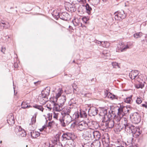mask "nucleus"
Here are the masks:
<instances>
[{
	"instance_id": "obj_55",
	"label": "nucleus",
	"mask_w": 147,
	"mask_h": 147,
	"mask_svg": "<svg viewBox=\"0 0 147 147\" xmlns=\"http://www.w3.org/2000/svg\"><path fill=\"white\" fill-rule=\"evenodd\" d=\"M47 127V126H45V125L43 126H42V128L41 129V130H40V131H42V130H43L44 129H45Z\"/></svg>"
},
{
	"instance_id": "obj_60",
	"label": "nucleus",
	"mask_w": 147,
	"mask_h": 147,
	"mask_svg": "<svg viewBox=\"0 0 147 147\" xmlns=\"http://www.w3.org/2000/svg\"><path fill=\"white\" fill-rule=\"evenodd\" d=\"M80 1L82 2H84V1H86V0H80Z\"/></svg>"
},
{
	"instance_id": "obj_48",
	"label": "nucleus",
	"mask_w": 147,
	"mask_h": 147,
	"mask_svg": "<svg viewBox=\"0 0 147 147\" xmlns=\"http://www.w3.org/2000/svg\"><path fill=\"white\" fill-rule=\"evenodd\" d=\"M54 146L55 147H63L61 143H59V144H56Z\"/></svg>"
},
{
	"instance_id": "obj_62",
	"label": "nucleus",
	"mask_w": 147,
	"mask_h": 147,
	"mask_svg": "<svg viewBox=\"0 0 147 147\" xmlns=\"http://www.w3.org/2000/svg\"><path fill=\"white\" fill-rule=\"evenodd\" d=\"M103 2H105L107 0H102Z\"/></svg>"
},
{
	"instance_id": "obj_23",
	"label": "nucleus",
	"mask_w": 147,
	"mask_h": 147,
	"mask_svg": "<svg viewBox=\"0 0 147 147\" xmlns=\"http://www.w3.org/2000/svg\"><path fill=\"white\" fill-rule=\"evenodd\" d=\"M66 98L65 96L63 95L61 96V99L59 100V102L58 103H59L63 107L64 102L66 101Z\"/></svg>"
},
{
	"instance_id": "obj_39",
	"label": "nucleus",
	"mask_w": 147,
	"mask_h": 147,
	"mask_svg": "<svg viewBox=\"0 0 147 147\" xmlns=\"http://www.w3.org/2000/svg\"><path fill=\"white\" fill-rule=\"evenodd\" d=\"M91 145H92V143L90 142L84 144V145H82V146L83 147H91Z\"/></svg>"
},
{
	"instance_id": "obj_61",
	"label": "nucleus",
	"mask_w": 147,
	"mask_h": 147,
	"mask_svg": "<svg viewBox=\"0 0 147 147\" xmlns=\"http://www.w3.org/2000/svg\"><path fill=\"white\" fill-rule=\"evenodd\" d=\"M145 37V38L146 39V41L147 42V36H146Z\"/></svg>"
},
{
	"instance_id": "obj_35",
	"label": "nucleus",
	"mask_w": 147,
	"mask_h": 147,
	"mask_svg": "<svg viewBox=\"0 0 147 147\" xmlns=\"http://www.w3.org/2000/svg\"><path fill=\"white\" fill-rule=\"evenodd\" d=\"M142 36V33L141 32H137L134 35V36L135 38H138L141 37Z\"/></svg>"
},
{
	"instance_id": "obj_26",
	"label": "nucleus",
	"mask_w": 147,
	"mask_h": 147,
	"mask_svg": "<svg viewBox=\"0 0 147 147\" xmlns=\"http://www.w3.org/2000/svg\"><path fill=\"white\" fill-rule=\"evenodd\" d=\"M57 124L54 121H52L51 122H49L48 125H47V127H49V129L52 128H55V126H57Z\"/></svg>"
},
{
	"instance_id": "obj_1",
	"label": "nucleus",
	"mask_w": 147,
	"mask_h": 147,
	"mask_svg": "<svg viewBox=\"0 0 147 147\" xmlns=\"http://www.w3.org/2000/svg\"><path fill=\"white\" fill-rule=\"evenodd\" d=\"M62 118L59 119L60 124L63 127H65L71 121V118L70 115H64Z\"/></svg>"
},
{
	"instance_id": "obj_18",
	"label": "nucleus",
	"mask_w": 147,
	"mask_h": 147,
	"mask_svg": "<svg viewBox=\"0 0 147 147\" xmlns=\"http://www.w3.org/2000/svg\"><path fill=\"white\" fill-rule=\"evenodd\" d=\"M89 112L90 113L92 116H94L97 114L98 110L96 108L92 107H91L89 109Z\"/></svg>"
},
{
	"instance_id": "obj_8",
	"label": "nucleus",
	"mask_w": 147,
	"mask_h": 147,
	"mask_svg": "<svg viewBox=\"0 0 147 147\" xmlns=\"http://www.w3.org/2000/svg\"><path fill=\"white\" fill-rule=\"evenodd\" d=\"M115 123L113 119H109V120L106 121L105 125L107 128H112L115 127Z\"/></svg>"
},
{
	"instance_id": "obj_50",
	"label": "nucleus",
	"mask_w": 147,
	"mask_h": 147,
	"mask_svg": "<svg viewBox=\"0 0 147 147\" xmlns=\"http://www.w3.org/2000/svg\"><path fill=\"white\" fill-rule=\"evenodd\" d=\"M6 37V39L5 41H9L10 40H11V39L9 37V36H7L5 37Z\"/></svg>"
},
{
	"instance_id": "obj_22",
	"label": "nucleus",
	"mask_w": 147,
	"mask_h": 147,
	"mask_svg": "<svg viewBox=\"0 0 147 147\" xmlns=\"http://www.w3.org/2000/svg\"><path fill=\"white\" fill-rule=\"evenodd\" d=\"M91 143V147H100V142L99 140L95 141Z\"/></svg>"
},
{
	"instance_id": "obj_4",
	"label": "nucleus",
	"mask_w": 147,
	"mask_h": 147,
	"mask_svg": "<svg viewBox=\"0 0 147 147\" xmlns=\"http://www.w3.org/2000/svg\"><path fill=\"white\" fill-rule=\"evenodd\" d=\"M130 117L132 122L135 124H138L141 120V118L140 115L137 112H135L131 115Z\"/></svg>"
},
{
	"instance_id": "obj_9",
	"label": "nucleus",
	"mask_w": 147,
	"mask_h": 147,
	"mask_svg": "<svg viewBox=\"0 0 147 147\" xmlns=\"http://www.w3.org/2000/svg\"><path fill=\"white\" fill-rule=\"evenodd\" d=\"M129 48V47L127 45L126 46L125 45L123 42H120L117 46L118 50L120 51L121 52L125 51Z\"/></svg>"
},
{
	"instance_id": "obj_49",
	"label": "nucleus",
	"mask_w": 147,
	"mask_h": 147,
	"mask_svg": "<svg viewBox=\"0 0 147 147\" xmlns=\"http://www.w3.org/2000/svg\"><path fill=\"white\" fill-rule=\"evenodd\" d=\"M139 85H140V87H138V86H137L136 87L138 88H142L144 86V84H139Z\"/></svg>"
},
{
	"instance_id": "obj_41",
	"label": "nucleus",
	"mask_w": 147,
	"mask_h": 147,
	"mask_svg": "<svg viewBox=\"0 0 147 147\" xmlns=\"http://www.w3.org/2000/svg\"><path fill=\"white\" fill-rule=\"evenodd\" d=\"M134 130L135 132L134 133H132L133 134V136L134 137H135V135H136L138 131L139 130V129L138 128H137L136 127Z\"/></svg>"
},
{
	"instance_id": "obj_17",
	"label": "nucleus",
	"mask_w": 147,
	"mask_h": 147,
	"mask_svg": "<svg viewBox=\"0 0 147 147\" xmlns=\"http://www.w3.org/2000/svg\"><path fill=\"white\" fill-rule=\"evenodd\" d=\"M7 121L9 124H12L14 123V119L12 113H11L8 115Z\"/></svg>"
},
{
	"instance_id": "obj_52",
	"label": "nucleus",
	"mask_w": 147,
	"mask_h": 147,
	"mask_svg": "<svg viewBox=\"0 0 147 147\" xmlns=\"http://www.w3.org/2000/svg\"><path fill=\"white\" fill-rule=\"evenodd\" d=\"M142 106L143 107H144L145 108H147V102H146L145 104H142Z\"/></svg>"
},
{
	"instance_id": "obj_64",
	"label": "nucleus",
	"mask_w": 147,
	"mask_h": 147,
	"mask_svg": "<svg viewBox=\"0 0 147 147\" xmlns=\"http://www.w3.org/2000/svg\"><path fill=\"white\" fill-rule=\"evenodd\" d=\"M100 41H98V44H100Z\"/></svg>"
},
{
	"instance_id": "obj_21",
	"label": "nucleus",
	"mask_w": 147,
	"mask_h": 147,
	"mask_svg": "<svg viewBox=\"0 0 147 147\" xmlns=\"http://www.w3.org/2000/svg\"><path fill=\"white\" fill-rule=\"evenodd\" d=\"M70 112L71 110L69 108H64L63 110L62 111L61 113L63 117L64 115H69Z\"/></svg>"
},
{
	"instance_id": "obj_40",
	"label": "nucleus",
	"mask_w": 147,
	"mask_h": 147,
	"mask_svg": "<svg viewBox=\"0 0 147 147\" xmlns=\"http://www.w3.org/2000/svg\"><path fill=\"white\" fill-rule=\"evenodd\" d=\"M34 115H35L34 117L33 116V117L31 119L32 124H34L36 122V115L35 114Z\"/></svg>"
},
{
	"instance_id": "obj_29",
	"label": "nucleus",
	"mask_w": 147,
	"mask_h": 147,
	"mask_svg": "<svg viewBox=\"0 0 147 147\" xmlns=\"http://www.w3.org/2000/svg\"><path fill=\"white\" fill-rule=\"evenodd\" d=\"M124 127L125 129V130H127V131H129L130 132V129L131 125V124H130L129 123L126 122V123L124 124Z\"/></svg>"
},
{
	"instance_id": "obj_5",
	"label": "nucleus",
	"mask_w": 147,
	"mask_h": 147,
	"mask_svg": "<svg viewBox=\"0 0 147 147\" xmlns=\"http://www.w3.org/2000/svg\"><path fill=\"white\" fill-rule=\"evenodd\" d=\"M92 129L90 128L84 131L82 135V137L86 140H89L92 137Z\"/></svg>"
},
{
	"instance_id": "obj_54",
	"label": "nucleus",
	"mask_w": 147,
	"mask_h": 147,
	"mask_svg": "<svg viewBox=\"0 0 147 147\" xmlns=\"http://www.w3.org/2000/svg\"><path fill=\"white\" fill-rule=\"evenodd\" d=\"M53 117L56 119H57V114H56L55 112L54 113Z\"/></svg>"
},
{
	"instance_id": "obj_25",
	"label": "nucleus",
	"mask_w": 147,
	"mask_h": 147,
	"mask_svg": "<svg viewBox=\"0 0 147 147\" xmlns=\"http://www.w3.org/2000/svg\"><path fill=\"white\" fill-rule=\"evenodd\" d=\"M92 135L95 138H99L100 137V133L99 131H94L92 129Z\"/></svg>"
},
{
	"instance_id": "obj_24",
	"label": "nucleus",
	"mask_w": 147,
	"mask_h": 147,
	"mask_svg": "<svg viewBox=\"0 0 147 147\" xmlns=\"http://www.w3.org/2000/svg\"><path fill=\"white\" fill-rule=\"evenodd\" d=\"M47 96L44 94V93L42 91L41 92V95L40 96V97L41 98V100L43 99V100L44 101H43V104H45L46 103L47 101Z\"/></svg>"
},
{
	"instance_id": "obj_44",
	"label": "nucleus",
	"mask_w": 147,
	"mask_h": 147,
	"mask_svg": "<svg viewBox=\"0 0 147 147\" xmlns=\"http://www.w3.org/2000/svg\"><path fill=\"white\" fill-rule=\"evenodd\" d=\"M142 102V101L141 100V98L138 97L136 100V103L138 104H140Z\"/></svg>"
},
{
	"instance_id": "obj_45",
	"label": "nucleus",
	"mask_w": 147,
	"mask_h": 147,
	"mask_svg": "<svg viewBox=\"0 0 147 147\" xmlns=\"http://www.w3.org/2000/svg\"><path fill=\"white\" fill-rule=\"evenodd\" d=\"M82 20L84 22L86 23L88 20V19L85 16L82 18Z\"/></svg>"
},
{
	"instance_id": "obj_53",
	"label": "nucleus",
	"mask_w": 147,
	"mask_h": 147,
	"mask_svg": "<svg viewBox=\"0 0 147 147\" xmlns=\"http://www.w3.org/2000/svg\"><path fill=\"white\" fill-rule=\"evenodd\" d=\"M5 49H6L5 48L2 47L1 51L3 53H4V52L5 51Z\"/></svg>"
},
{
	"instance_id": "obj_42",
	"label": "nucleus",
	"mask_w": 147,
	"mask_h": 147,
	"mask_svg": "<svg viewBox=\"0 0 147 147\" xmlns=\"http://www.w3.org/2000/svg\"><path fill=\"white\" fill-rule=\"evenodd\" d=\"M74 116H75V119H77L79 117H80V115L79 114V113L78 112L77 113H75L74 114Z\"/></svg>"
},
{
	"instance_id": "obj_28",
	"label": "nucleus",
	"mask_w": 147,
	"mask_h": 147,
	"mask_svg": "<svg viewBox=\"0 0 147 147\" xmlns=\"http://www.w3.org/2000/svg\"><path fill=\"white\" fill-rule=\"evenodd\" d=\"M21 106L22 108L23 109L29 108L31 107L30 105L26 101L22 102V103Z\"/></svg>"
},
{
	"instance_id": "obj_6",
	"label": "nucleus",
	"mask_w": 147,
	"mask_h": 147,
	"mask_svg": "<svg viewBox=\"0 0 147 147\" xmlns=\"http://www.w3.org/2000/svg\"><path fill=\"white\" fill-rule=\"evenodd\" d=\"M50 102L53 105V108L54 111H60L63 109V107L57 103V101H53L51 99Z\"/></svg>"
},
{
	"instance_id": "obj_16",
	"label": "nucleus",
	"mask_w": 147,
	"mask_h": 147,
	"mask_svg": "<svg viewBox=\"0 0 147 147\" xmlns=\"http://www.w3.org/2000/svg\"><path fill=\"white\" fill-rule=\"evenodd\" d=\"M71 134L69 133H64L62 136L63 138L62 140L65 141L70 140L71 139Z\"/></svg>"
},
{
	"instance_id": "obj_2",
	"label": "nucleus",
	"mask_w": 147,
	"mask_h": 147,
	"mask_svg": "<svg viewBox=\"0 0 147 147\" xmlns=\"http://www.w3.org/2000/svg\"><path fill=\"white\" fill-rule=\"evenodd\" d=\"M115 18V20H120L124 19L126 16V14L124 12V11L121 10L118 11L114 13Z\"/></svg>"
},
{
	"instance_id": "obj_57",
	"label": "nucleus",
	"mask_w": 147,
	"mask_h": 147,
	"mask_svg": "<svg viewBox=\"0 0 147 147\" xmlns=\"http://www.w3.org/2000/svg\"><path fill=\"white\" fill-rule=\"evenodd\" d=\"M47 108L50 110H51L52 108V107H47Z\"/></svg>"
},
{
	"instance_id": "obj_59",
	"label": "nucleus",
	"mask_w": 147,
	"mask_h": 147,
	"mask_svg": "<svg viewBox=\"0 0 147 147\" xmlns=\"http://www.w3.org/2000/svg\"><path fill=\"white\" fill-rule=\"evenodd\" d=\"M94 78H92V79L90 80V81L92 82V81H94Z\"/></svg>"
},
{
	"instance_id": "obj_12",
	"label": "nucleus",
	"mask_w": 147,
	"mask_h": 147,
	"mask_svg": "<svg viewBox=\"0 0 147 147\" xmlns=\"http://www.w3.org/2000/svg\"><path fill=\"white\" fill-rule=\"evenodd\" d=\"M127 107H126L125 106H122L120 105V107L118 109V112L117 113V115H121L122 117H123V115L125 114V113L124 112V111H125V109H127Z\"/></svg>"
},
{
	"instance_id": "obj_19",
	"label": "nucleus",
	"mask_w": 147,
	"mask_h": 147,
	"mask_svg": "<svg viewBox=\"0 0 147 147\" xmlns=\"http://www.w3.org/2000/svg\"><path fill=\"white\" fill-rule=\"evenodd\" d=\"M30 133L32 137L33 138H36L39 136H40L41 134V133L34 130L32 131Z\"/></svg>"
},
{
	"instance_id": "obj_34",
	"label": "nucleus",
	"mask_w": 147,
	"mask_h": 147,
	"mask_svg": "<svg viewBox=\"0 0 147 147\" xmlns=\"http://www.w3.org/2000/svg\"><path fill=\"white\" fill-rule=\"evenodd\" d=\"M122 117L121 115H117V116H116L115 115L114 116V119L117 121V123H118V122L120 121L121 119L122 118Z\"/></svg>"
},
{
	"instance_id": "obj_46",
	"label": "nucleus",
	"mask_w": 147,
	"mask_h": 147,
	"mask_svg": "<svg viewBox=\"0 0 147 147\" xmlns=\"http://www.w3.org/2000/svg\"><path fill=\"white\" fill-rule=\"evenodd\" d=\"M127 107V109H125V110H126V111H125V114H126L127 113H128L129 111V110L128 109V108H129L130 109L131 108V107L130 106H127L126 107Z\"/></svg>"
},
{
	"instance_id": "obj_58",
	"label": "nucleus",
	"mask_w": 147,
	"mask_h": 147,
	"mask_svg": "<svg viewBox=\"0 0 147 147\" xmlns=\"http://www.w3.org/2000/svg\"><path fill=\"white\" fill-rule=\"evenodd\" d=\"M73 91H74V92H75V91L76 90V89L75 88H74L73 86Z\"/></svg>"
},
{
	"instance_id": "obj_56",
	"label": "nucleus",
	"mask_w": 147,
	"mask_h": 147,
	"mask_svg": "<svg viewBox=\"0 0 147 147\" xmlns=\"http://www.w3.org/2000/svg\"><path fill=\"white\" fill-rule=\"evenodd\" d=\"M61 136V134H58L56 135V136L57 138H59L60 136Z\"/></svg>"
},
{
	"instance_id": "obj_13",
	"label": "nucleus",
	"mask_w": 147,
	"mask_h": 147,
	"mask_svg": "<svg viewBox=\"0 0 147 147\" xmlns=\"http://www.w3.org/2000/svg\"><path fill=\"white\" fill-rule=\"evenodd\" d=\"M9 27V25L8 22L3 21L0 22V28L1 29L8 28Z\"/></svg>"
},
{
	"instance_id": "obj_32",
	"label": "nucleus",
	"mask_w": 147,
	"mask_h": 147,
	"mask_svg": "<svg viewBox=\"0 0 147 147\" xmlns=\"http://www.w3.org/2000/svg\"><path fill=\"white\" fill-rule=\"evenodd\" d=\"M42 91L43 92L44 94L48 96L50 93V88L48 87H47L44 90H43Z\"/></svg>"
},
{
	"instance_id": "obj_20",
	"label": "nucleus",
	"mask_w": 147,
	"mask_h": 147,
	"mask_svg": "<svg viewBox=\"0 0 147 147\" xmlns=\"http://www.w3.org/2000/svg\"><path fill=\"white\" fill-rule=\"evenodd\" d=\"M124 125V124L117 123H115L114 128L118 131H120L123 128Z\"/></svg>"
},
{
	"instance_id": "obj_37",
	"label": "nucleus",
	"mask_w": 147,
	"mask_h": 147,
	"mask_svg": "<svg viewBox=\"0 0 147 147\" xmlns=\"http://www.w3.org/2000/svg\"><path fill=\"white\" fill-rule=\"evenodd\" d=\"M100 1V0H94L91 3L93 5H96L99 3Z\"/></svg>"
},
{
	"instance_id": "obj_30",
	"label": "nucleus",
	"mask_w": 147,
	"mask_h": 147,
	"mask_svg": "<svg viewBox=\"0 0 147 147\" xmlns=\"http://www.w3.org/2000/svg\"><path fill=\"white\" fill-rule=\"evenodd\" d=\"M86 9L87 11V13L88 14H90V11L92 10L91 7L90 6L89 4L87 3L85 6Z\"/></svg>"
},
{
	"instance_id": "obj_11",
	"label": "nucleus",
	"mask_w": 147,
	"mask_h": 147,
	"mask_svg": "<svg viewBox=\"0 0 147 147\" xmlns=\"http://www.w3.org/2000/svg\"><path fill=\"white\" fill-rule=\"evenodd\" d=\"M138 74V71L137 70H132L129 73V76L131 79H134L137 77Z\"/></svg>"
},
{
	"instance_id": "obj_43",
	"label": "nucleus",
	"mask_w": 147,
	"mask_h": 147,
	"mask_svg": "<svg viewBox=\"0 0 147 147\" xmlns=\"http://www.w3.org/2000/svg\"><path fill=\"white\" fill-rule=\"evenodd\" d=\"M136 127L131 125V126L130 129V131H131V133H134L135 131L134 130V129Z\"/></svg>"
},
{
	"instance_id": "obj_10",
	"label": "nucleus",
	"mask_w": 147,
	"mask_h": 147,
	"mask_svg": "<svg viewBox=\"0 0 147 147\" xmlns=\"http://www.w3.org/2000/svg\"><path fill=\"white\" fill-rule=\"evenodd\" d=\"M78 128L79 130L82 131L84 129H87L88 128V124L86 123L83 122L82 123H79Z\"/></svg>"
},
{
	"instance_id": "obj_47",
	"label": "nucleus",
	"mask_w": 147,
	"mask_h": 147,
	"mask_svg": "<svg viewBox=\"0 0 147 147\" xmlns=\"http://www.w3.org/2000/svg\"><path fill=\"white\" fill-rule=\"evenodd\" d=\"M48 118L49 120H51L52 118V115L51 114L48 113L47 114Z\"/></svg>"
},
{
	"instance_id": "obj_7",
	"label": "nucleus",
	"mask_w": 147,
	"mask_h": 147,
	"mask_svg": "<svg viewBox=\"0 0 147 147\" xmlns=\"http://www.w3.org/2000/svg\"><path fill=\"white\" fill-rule=\"evenodd\" d=\"M16 131L19 136L22 137H25L26 135V133L25 131L20 126H17L16 129Z\"/></svg>"
},
{
	"instance_id": "obj_51",
	"label": "nucleus",
	"mask_w": 147,
	"mask_h": 147,
	"mask_svg": "<svg viewBox=\"0 0 147 147\" xmlns=\"http://www.w3.org/2000/svg\"><path fill=\"white\" fill-rule=\"evenodd\" d=\"M141 134L140 131L139 130H138L137 132V134L135 135V137H137L139 136V135Z\"/></svg>"
},
{
	"instance_id": "obj_31",
	"label": "nucleus",
	"mask_w": 147,
	"mask_h": 147,
	"mask_svg": "<svg viewBox=\"0 0 147 147\" xmlns=\"http://www.w3.org/2000/svg\"><path fill=\"white\" fill-rule=\"evenodd\" d=\"M80 116L81 118H86L87 115L86 112L83 111H80Z\"/></svg>"
},
{
	"instance_id": "obj_36",
	"label": "nucleus",
	"mask_w": 147,
	"mask_h": 147,
	"mask_svg": "<svg viewBox=\"0 0 147 147\" xmlns=\"http://www.w3.org/2000/svg\"><path fill=\"white\" fill-rule=\"evenodd\" d=\"M132 96L131 95V96H129V97L126 98L125 99V102L127 103H130L132 99Z\"/></svg>"
},
{
	"instance_id": "obj_14",
	"label": "nucleus",
	"mask_w": 147,
	"mask_h": 147,
	"mask_svg": "<svg viewBox=\"0 0 147 147\" xmlns=\"http://www.w3.org/2000/svg\"><path fill=\"white\" fill-rule=\"evenodd\" d=\"M62 91V89L59 88L58 90V93L56 94L55 96L53 97L51 99L53 101H57L58 98L61 96Z\"/></svg>"
},
{
	"instance_id": "obj_38",
	"label": "nucleus",
	"mask_w": 147,
	"mask_h": 147,
	"mask_svg": "<svg viewBox=\"0 0 147 147\" xmlns=\"http://www.w3.org/2000/svg\"><path fill=\"white\" fill-rule=\"evenodd\" d=\"M112 65L113 68H116L119 67L118 63L116 62H112Z\"/></svg>"
},
{
	"instance_id": "obj_15",
	"label": "nucleus",
	"mask_w": 147,
	"mask_h": 147,
	"mask_svg": "<svg viewBox=\"0 0 147 147\" xmlns=\"http://www.w3.org/2000/svg\"><path fill=\"white\" fill-rule=\"evenodd\" d=\"M105 94L107 96L108 98L111 99V100H113L114 99L118 100V97L117 96L112 94L111 93H108L107 90H106V92H105Z\"/></svg>"
},
{
	"instance_id": "obj_3",
	"label": "nucleus",
	"mask_w": 147,
	"mask_h": 147,
	"mask_svg": "<svg viewBox=\"0 0 147 147\" xmlns=\"http://www.w3.org/2000/svg\"><path fill=\"white\" fill-rule=\"evenodd\" d=\"M53 15L57 20L58 18H59L60 19L65 21L67 20L69 16L68 14L65 12H63L60 14L59 13H58L57 15L53 14Z\"/></svg>"
},
{
	"instance_id": "obj_27",
	"label": "nucleus",
	"mask_w": 147,
	"mask_h": 147,
	"mask_svg": "<svg viewBox=\"0 0 147 147\" xmlns=\"http://www.w3.org/2000/svg\"><path fill=\"white\" fill-rule=\"evenodd\" d=\"M100 43L101 46L104 47L108 48L110 45V43L108 42H100Z\"/></svg>"
},
{
	"instance_id": "obj_63",
	"label": "nucleus",
	"mask_w": 147,
	"mask_h": 147,
	"mask_svg": "<svg viewBox=\"0 0 147 147\" xmlns=\"http://www.w3.org/2000/svg\"><path fill=\"white\" fill-rule=\"evenodd\" d=\"M116 147H124L123 146H117Z\"/></svg>"
},
{
	"instance_id": "obj_33",
	"label": "nucleus",
	"mask_w": 147,
	"mask_h": 147,
	"mask_svg": "<svg viewBox=\"0 0 147 147\" xmlns=\"http://www.w3.org/2000/svg\"><path fill=\"white\" fill-rule=\"evenodd\" d=\"M33 107L36 109H39V110L41 111L42 112H43L44 108H43L42 106L39 105H35L33 106Z\"/></svg>"
}]
</instances>
